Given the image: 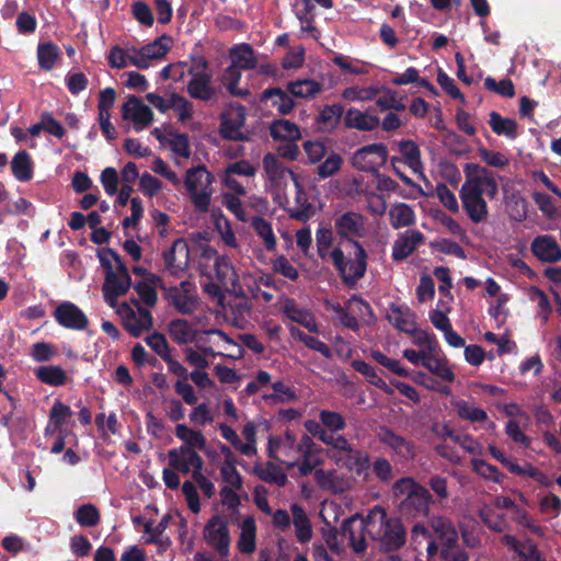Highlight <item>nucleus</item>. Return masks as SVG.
Here are the masks:
<instances>
[{
    "label": "nucleus",
    "mask_w": 561,
    "mask_h": 561,
    "mask_svg": "<svg viewBox=\"0 0 561 561\" xmlns=\"http://www.w3.org/2000/svg\"><path fill=\"white\" fill-rule=\"evenodd\" d=\"M117 313L123 319L124 329L134 337H138L144 331H149L153 325L151 312L142 307L137 311L127 301L122 302Z\"/></svg>",
    "instance_id": "obj_10"
},
{
    "label": "nucleus",
    "mask_w": 561,
    "mask_h": 561,
    "mask_svg": "<svg viewBox=\"0 0 561 561\" xmlns=\"http://www.w3.org/2000/svg\"><path fill=\"white\" fill-rule=\"evenodd\" d=\"M484 88L504 98H513L515 95V87L510 78H504L497 82L494 78L486 77L484 79Z\"/></svg>",
    "instance_id": "obj_52"
},
{
    "label": "nucleus",
    "mask_w": 561,
    "mask_h": 561,
    "mask_svg": "<svg viewBox=\"0 0 561 561\" xmlns=\"http://www.w3.org/2000/svg\"><path fill=\"white\" fill-rule=\"evenodd\" d=\"M256 234L263 240L265 249L270 252L276 250L277 241L272 224L261 216H254L251 222Z\"/></svg>",
    "instance_id": "obj_38"
},
{
    "label": "nucleus",
    "mask_w": 561,
    "mask_h": 561,
    "mask_svg": "<svg viewBox=\"0 0 561 561\" xmlns=\"http://www.w3.org/2000/svg\"><path fill=\"white\" fill-rule=\"evenodd\" d=\"M365 531L375 541L379 542V549L383 552H396L404 547L407 531L399 517H388L387 511L376 505L366 519L352 516L343 520L340 534L348 540L356 554L367 549Z\"/></svg>",
    "instance_id": "obj_1"
},
{
    "label": "nucleus",
    "mask_w": 561,
    "mask_h": 561,
    "mask_svg": "<svg viewBox=\"0 0 561 561\" xmlns=\"http://www.w3.org/2000/svg\"><path fill=\"white\" fill-rule=\"evenodd\" d=\"M378 439L383 445L388 446L394 454L402 458H414L415 445L413 442L408 440L403 436L398 435L390 427H380L378 432Z\"/></svg>",
    "instance_id": "obj_18"
},
{
    "label": "nucleus",
    "mask_w": 561,
    "mask_h": 561,
    "mask_svg": "<svg viewBox=\"0 0 561 561\" xmlns=\"http://www.w3.org/2000/svg\"><path fill=\"white\" fill-rule=\"evenodd\" d=\"M323 85L312 79H301L287 83V91L295 98H313L322 91Z\"/></svg>",
    "instance_id": "obj_35"
},
{
    "label": "nucleus",
    "mask_w": 561,
    "mask_h": 561,
    "mask_svg": "<svg viewBox=\"0 0 561 561\" xmlns=\"http://www.w3.org/2000/svg\"><path fill=\"white\" fill-rule=\"evenodd\" d=\"M272 389L274 390V393L265 394L263 397L264 400H273L283 403L285 401H294L297 399L295 391L282 380L273 382Z\"/></svg>",
    "instance_id": "obj_53"
},
{
    "label": "nucleus",
    "mask_w": 561,
    "mask_h": 561,
    "mask_svg": "<svg viewBox=\"0 0 561 561\" xmlns=\"http://www.w3.org/2000/svg\"><path fill=\"white\" fill-rule=\"evenodd\" d=\"M100 180L107 195L113 196L118 192L119 179L114 168H105L101 173Z\"/></svg>",
    "instance_id": "obj_62"
},
{
    "label": "nucleus",
    "mask_w": 561,
    "mask_h": 561,
    "mask_svg": "<svg viewBox=\"0 0 561 561\" xmlns=\"http://www.w3.org/2000/svg\"><path fill=\"white\" fill-rule=\"evenodd\" d=\"M472 465L474 471L481 477L496 483L502 481L503 474L500 472L496 466L491 465L483 459H474Z\"/></svg>",
    "instance_id": "obj_56"
},
{
    "label": "nucleus",
    "mask_w": 561,
    "mask_h": 561,
    "mask_svg": "<svg viewBox=\"0 0 561 561\" xmlns=\"http://www.w3.org/2000/svg\"><path fill=\"white\" fill-rule=\"evenodd\" d=\"M530 251L542 263H557L561 261V248L551 234H540L533 239Z\"/></svg>",
    "instance_id": "obj_17"
},
{
    "label": "nucleus",
    "mask_w": 561,
    "mask_h": 561,
    "mask_svg": "<svg viewBox=\"0 0 561 561\" xmlns=\"http://www.w3.org/2000/svg\"><path fill=\"white\" fill-rule=\"evenodd\" d=\"M146 343L162 359L170 355L169 343L163 334L154 332L146 337Z\"/></svg>",
    "instance_id": "obj_60"
},
{
    "label": "nucleus",
    "mask_w": 561,
    "mask_h": 561,
    "mask_svg": "<svg viewBox=\"0 0 561 561\" xmlns=\"http://www.w3.org/2000/svg\"><path fill=\"white\" fill-rule=\"evenodd\" d=\"M342 164V156L339 152L331 150L324 157V161L319 162L314 173L319 179L324 180L335 175L341 170Z\"/></svg>",
    "instance_id": "obj_40"
},
{
    "label": "nucleus",
    "mask_w": 561,
    "mask_h": 561,
    "mask_svg": "<svg viewBox=\"0 0 561 561\" xmlns=\"http://www.w3.org/2000/svg\"><path fill=\"white\" fill-rule=\"evenodd\" d=\"M273 271L290 280H297L299 273L285 255L278 256L273 262Z\"/></svg>",
    "instance_id": "obj_63"
},
{
    "label": "nucleus",
    "mask_w": 561,
    "mask_h": 561,
    "mask_svg": "<svg viewBox=\"0 0 561 561\" xmlns=\"http://www.w3.org/2000/svg\"><path fill=\"white\" fill-rule=\"evenodd\" d=\"M170 105L171 110L176 113L179 122L186 123L187 121L192 119L194 114L193 103L183 95L176 92H172L170 94Z\"/></svg>",
    "instance_id": "obj_44"
},
{
    "label": "nucleus",
    "mask_w": 561,
    "mask_h": 561,
    "mask_svg": "<svg viewBox=\"0 0 561 561\" xmlns=\"http://www.w3.org/2000/svg\"><path fill=\"white\" fill-rule=\"evenodd\" d=\"M336 463L354 470L357 474H362L369 468V455L366 451L352 448L343 456H334Z\"/></svg>",
    "instance_id": "obj_27"
},
{
    "label": "nucleus",
    "mask_w": 561,
    "mask_h": 561,
    "mask_svg": "<svg viewBox=\"0 0 561 561\" xmlns=\"http://www.w3.org/2000/svg\"><path fill=\"white\" fill-rule=\"evenodd\" d=\"M352 367L354 368L355 371L365 376L369 383L374 385L375 387L385 391L386 393H391V389L389 388L387 382L378 376L376 369L368 363L362 359H355L352 362Z\"/></svg>",
    "instance_id": "obj_41"
},
{
    "label": "nucleus",
    "mask_w": 561,
    "mask_h": 561,
    "mask_svg": "<svg viewBox=\"0 0 561 561\" xmlns=\"http://www.w3.org/2000/svg\"><path fill=\"white\" fill-rule=\"evenodd\" d=\"M387 320L401 332L410 335L416 332L415 313L407 305L390 304Z\"/></svg>",
    "instance_id": "obj_19"
},
{
    "label": "nucleus",
    "mask_w": 561,
    "mask_h": 561,
    "mask_svg": "<svg viewBox=\"0 0 561 561\" xmlns=\"http://www.w3.org/2000/svg\"><path fill=\"white\" fill-rule=\"evenodd\" d=\"M388 159V148L382 142L358 148L351 158L352 165L358 171L375 173Z\"/></svg>",
    "instance_id": "obj_7"
},
{
    "label": "nucleus",
    "mask_w": 561,
    "mask_h": 561,
    "mask_svg": "<svg viewBox=\"0 0 561 561\" xmlns=\"http://www.w3.org/2000/svg\"><path fill=\"white\" fill-rule=\"evenodd\" d=\"M290 175L297 188L296 203L300 208L290 210L289 216L294 219L306 221L309 218V209L311 205L307 202L304 190L300 183L298 182L296 174L294 172H290Z\"/></svg>",
    "instance_id": "obj_49"
},
{
    "label": "nucleus",
    "mask_w": 561,
    "mask_h": 561,
    "mask_svg": "<svg viewBox=\"0 0 561 561\" xmlns=\"http://www.w3.org/2000/svg\"><path fill=\"white\" fill-rule=\"evenodd\" d=\"M233 489L234 488L229 485L222 486L220 489V496L222 505L230 511L231 515H238L241 500Z\"/></svg>",
    "instance_id": "obj_64"
},
{
    "label": "nucleus",
    "mask_w": 561,
    "mask_h": 561,
    "mask_svg": "<svg viewBox=\"0 0 561 561\" xmlns=\"http://www.w3.org/2000/svg\"><path fill=\"white\" fill-rule=\"evenodd\" d=\"M253 472L262 481L267 483H276L279 486L285 485L287 481V477L284 471L271 461H267L265 467L255 465Z\"/></svg>",
    "instance_id": "obj_37"
},
{
    "label": "nucleus",
    "mask_w": 561,
    "mask_h": 561,
    "mask_svg": "<svg viewBox=\"0 0 561 561\" xmlns=\"http://www.w3.org/2000/svg\"><path fill=\"white\" fill-rule=\"evenodd\" d=\"M345 128L357 129L360 131H373L379 124V117L369 113V111L362 112L358 108H348L343 117Z\"/></svg>",
    "instance_id": "obj_21"
},
{
    "label": "nucleus",
    "mask_w": 561,
    "mask_h": 561,
    "mask_svg": "<svg viewBox=\"0 0 561 561\" xmlns=\"http://www.w3.org/2000/svg\"><path fill=\"white\" fill-rule=\"evenodd\" d=\"M31 356L35 362H48L57 354L54 345L47 342H37L32 345Z\"/></svg>",
    "instance_id": "obj_59"
},
{
    "label": "nucleus",
    "mask_w": 561,
    "mask_h": 561,
    "mask_svg": "<svg viewBox=\"0 0 561 561\" xmlns=\"http://www.w3.org/2000/svg\"><path fill=\"white\" fill-rule=\"evenodd\" d=\"M334 229L341 243L354 248L353 259H346L344 251L339 247L334 248L330 254L343 283L352 287L365 276L367 271L368 254L362 243L356 240L365 236V217L353 210L335 215Z\"/></svg>",
    "instance_id": "obj_2"
},
{
    "label": "nucleus",
    "mask_w": 561,
    "mask_h": 561,
    "mask_svg": "<svg viewBox=\"0 0 561 561\" xmlns=\"http://www.w3.org/2000/svg\"><path fill=\"white\" fill-rule=\"evenodd\" d=\"M53 316L60 327L69 330L81 331L89 324L85 313L71 301L59 304L55 308Z\"/></svg>",
    "instance_id": "obj_13"
},
{
    "label": "nucleus",
    "mask_w": 561,
    "mask_h": 561,
    "mask_svg": "<svg viewBox=\"0 0 561 561\" xmlns=\"http://www.w3.org/2000/svg\"><path fill=\"white\" fill-rule=\"evenodd\" d=\"M169 333L172 340L182 345L195 340V331L185 319H174L169 324Z\"/></svg>",
    "instance_id": "obj_36"
},
{
    "label": "nucleus",
    "mask_w": 561,
    "mask_h": 561,
    "mask_svg": "<svg viewBox=\"0 0 561 561\" xmlns=\"http://www.w3.org/2000/svg\"><path fill=\"white\" fill-rule=\"evenodd\" d=\"M169 466L184 474L191 469H203L204 460L196 450L187 447L172 448L168 451Z\"/></svg>",
    "instance_id": "obj_16"
},
{
    "label": "nucleus",
    "mask_w": 561,
    "mask_h": 561,
    "mask_svg": "<svg viewBox=\"0 0 561 561\" xmlns=\"http://www.w3.org/2000/svg\"><path fill=\"white\" fill-rule=\"evenodd\" d=\"M479 517L482 523L493 531L502 533L506 528V520L503 515L496 513L491 506L483 505L479 510Z\"/></svg>",
    "instance_id": "obj_48"
},
{
    "label": "nucleus",
    "mask_w": 561,
    "mask_h": 561,
    "mask_svg": "<svg viewBox=\"0 0 561 561\" xmlns=\"http://www.w3.org/2000/svg\"><path fill=\"white\" fill-rule=\"evenodd\" d=\"M11 171L20 182H27L33 178V163L30 153L21 150L11 160Z\"/></svg>",
    "instance_id": "obj_30"
},
{
    "label": "nucleus",
    "mask_w": 561,
    "mask_h": 561,
    "mask_svg": "<svg viewBox=\"0 0 561 561\" xmlns=\"http://www.w3.org/2000/svg\"><path fill=\"white\" fill-rule=\"evenodd\" d=\"M229 55L231 65H237L240 69L252 70L256 67V58L250 44L234 45L230 48Z\"/></svg>",
    "instance_id": "obj_28"
},
{
    "label": "nucleus",
    "mask_w": 561,
    "mask_h": 561,
    "mask_svg": "<svg viewBox=\"0 0 561 561\" xmlns=\"http://www.w3.org/2000/svg\"><path fill=\"white\" fill-rule=\"evenodd\" d=\"M71 415L72 411L68 405L60 400H55L49 412V422L55 428H60Z\"/></svg>",
    "instance_id": "obj_54"
},
{
    "label": "nucleus",
    "mask_w": 561,
    "mask_h": 561,
    "mask_svg": "<svg viewBox=\"0 0 561 561\" xmlns=\"http://www.w3.org/2000/svg\"><path fill=\"white\" fill-rule=\"evenodd\" d=\"M186 92L191 99L213 105L217 103L220 90L213 85L211 75H199L191 76Z\"/></svg>",
    "instance_id": "obj_14"
},
{
    "label": "nucleus",
    "mask_w": 561,
    "mask_h": 561,
    "mask_svg": "<svg viewBox=\"0 0 561 561\" xmlns=\"http://www.w3.org/2000/svg\"><path fill=\"white\" fill-rule=\"evenodd\" d=\"M59 58V48L51 42L39 43L37 46V60L42 70L50 71Z\"/></svg>",
    "instance_id": "obj_39"
},
{
    "label": "nucleus",
    "mask_w": 561,
    "mask_h": 561,
    "mask_svg": "<svg viewBox=\"0 0 561 561\" xmlns=\"http://www.w3.org/2000/svg\"><path fill=\"white\" fill-rule=\"evenodd\" d=\"M465 182L459 191L462 208L473 224L486 221L489 207L485 198L492 201L499 192L495 174L478 163H466Z\"/></svg>",
    "instance_id": "obj_3"
},
{
    "label": "nucleus",
    "mask_w": 561,
    "mask_h": 561,
    "mask_svg": "<svg viewBox=\"0 0 561 561\" xmlns=\"http://www.w3.org/2000/svg\"><path fill=\"white\" fill-rule=\"evenodd\" d=\"M304 150L307 154L308 162L316 164L322 161L328 154L325 145L319 140H307L304 142Z\"/></svg>",
    "instance_id": "obj_55"
},
{
    "label": "nucleus",
    "mask_w": 561,
    "mask_h": 561,
    "mask_svg": "<svg viewBox=\"0 0 561 561\" xmlns=\"http://www.w3.org/2000/svg\"><path fill=\"white\" fill-rule=\"evenodd\" d=\"M389 220L394 229L410 227L415 224V213L410 205L398 203L390 208Z\"/></svg>",
    "instance_id": "obj_33"
},
{
    "label": "nucleus",
    "mask_w": 561,
    "mask_h": 561,
    "mask_svg": "<svg viewBox=\"0 0 561 561\" xmlns=\"http://www.w3.org/2000/svg\"><path fill=\"white\" fill-rule=\"evenodd\" d=\"M270 135L274 140L295 141L301 137L299 127L287 119H276L270 126Z\"/></svg>",
    "instance_id": "obj_32"
},
{
    "label": "nucleus",
    "mask_w": 561,
    "mask_h": 561,
    "mask_svg": "<svg viewBox=\"0 0 561 561\" xmlns=\"http://www.w3.org/2000/svg\"><path fill=\"white\" fill-rule=\"evenodd\" d=\"M344 117V106L341 103L324 105L317 117V123L323 131L331 133L337 128Z\"/></svg>",
    "instance_id": "obj_25"
},
{
    "label": "nucleus",
    "mask_w": 561,
    "mask_h": 561,
    "mask_svg": "<svg viewBox=\"0 0 561 561\" xmlns=\"http://www.w3.org/2000/svg\"><path fill=\"white\" fill-rule=\"evenodd\" d=\"M422 366L445 381L453 382L455 380V374L448 367L447 359L445 357L439 358L437 356L427 355L425 362L422 363Z\"/></svg>",
    "instance_id": "obj_42"
},
{
    "label": "nucleus",
    "mask_w": 561,
    "mask_h": 561,
    "mask_svg": "<svg viewBox=\"0 0 561 561\" xmlns=\"http://www.w3.org/2000/svg\"><path fill=\"white\" fill-rule=\"evenodd\" d=\"M435 193L439 202L451 213H458L459 205L456 195L445 183H438Z\"/></svg>",
    "instance_id": "obj_58"
},
{
    "label": "nucleus",
    "mask_w": 561,
    "mask_h": 561,
    "mask_svg": "<svg viewBox=\"0 0 561 561\" xmlns=\"http://www.w3.org/2000/svg\"><path fill=\"white\" fill-rule=\"evenodd\" d=\"M245 123V107L238 104L234 110L222 113L220 117V135L228 140H244L240 129Z\"/></svg>",
    "instance_id": "obj_15"
},
{
    "label": "nucleus",
    "mask_w": 561,
    "mask_h": 561,
    "mask_svg": "<svg viewBox=\"0 0 561 561\" xmlns=\"http://www.w3.org/2000/svg\"><path fill=\"white\" fill-rule=\"evenodd\" d=\"M99 261L105 270L102 291L105 302L115 308L118 297L124 296L131 286V277L122 256L113 249L98 251Z\"/></svg>",
    "instance_id": "obj_4"
},
{
    "label": "nucleus",
    "mask_w": 561,
    "mask_h": 561,
    "mask_svg": "<svg viewBox=\"0 0 561 561\" xmlns=\"http://www.w3.org/2000/svg\"><path fill=\"white\" fill-rule=\"evenodd\" d=\"M288 93L278 87L267 88L261 93L260 100L261 102L272 100V106L276 107L280 114L287 115L295 106L294 100Z\"/></svg>",
    "instance_id": "obj_24"
},
{
    "label": "nucleus",
    "mask_w": 561,
    "mask_h": 561,
    "mask_svg": "<svg viewBox=\"0 0 561 561\" xmlns=\"http://www.w3.org/2000/svg\"><path fill=\"white\" fill-rule=\"evenodd\" d=\"M191 283L182 280L178 286H169L163 294V298L169 305L182 314H192L198 308V301L195 296L190 294Z\"/></svg>",
    "instance_id": "obj_11"
},
{
    "label": "nucleus",
    "mask_w": 561,
    "mask_h": 561,
    "mask_svg": "<svg viewBox=\"0 0 561 561\" xmlns=\"http://www.w3.org/2000/svg\"><path fill=\"white\" fill-rule=\"evenodd\" d=\"M489 116V125L494 134L505 136L508 139L518 137V124L514 118L503 117L495 111L491 112Z\"/></svg>",
    "instance_id": "obj_26"
},
{
    "label": "nucleus",
    "mask_w": 561,
    "mask_h": 561,
    "mask_svg": "<svg viewBox=\"0 0 561 561\" xmlns=\"http://www.w3.org/2000/svg\"><path fill=\"white\" fill-rule=\"evenodd\" d=\"M172 37L168 34H163L156 38L152 43L144 45L141 47L142 55L151 60L162 59L170 50V43Z\"/></svg>",
    "instance_id": "obj_43"
},
{
    "label": "nucleus",
    "mask_w": 561,
    "mask_h": 561,
    "mask_svg": "<svg viewBox=\"0 0 561 561\" xmlns=\"http://www.w3.org/2000/svg\"><path fill=\"white\" fill-rule=\"evenodd\" d=\"M73 517L81 527H95L101 519L98 507L91 503L80 505Z\"/></svg>",
    "instance_id": "obj_46"
},
{
    "label": "nucleus",
    "mask_w": 561,
    "mask_h": 561,
    "mask_svg": "<svg viewBox=\"0 0 561 561\" xmlns=\"http://www.w3.org/2000/svg\"><path fill=\"white\" fill-rule=\"evenodd\" d=\"M35 377L50 387L64 386L67 381L66 371L56 365L39 366L34 370Z\"/></svg>",
    "instance_id": "obj_34"
},
{
    "label": "nucleus",
    "mask_w": 561,
    "mask_h": 561,
    "mask_svg": "<svg viewBox=\"0 0 561 561\" xmlns=\"http://www.w3.org/2000/svg\"><path fill=\"white\" fill-rule=\"evenodd\" d=\"M392 490L396 496H404L399 504L402 517L416 519L428 516L433 496L425 486L411 477H404L394 482Z\"/></svg>",
    "instance_id": "obj_5"
},
{
    "label": "nucleus",
    "mask_w": 561,
    "mask_h": 561,
    "mask_svg": "<svg viewBox=\"0 0 561 561\" xmlns=\"http://www.w3.org/2000/svg\"><path fill=\"white\" fill-rule=\"evenodd\" d=\"M169 520H170V515H164L161 518V520L158 523V525H156L154 527L152 526L153 523L151 520H148L147 523H145V525H144L145 533L148 535L146 542L147 543H159L162 534L168 528Z\"/></svg>",
    "instance_id": "obj_57"
},
{
    "label": "nucleus",
    "mask_w": 561,
    "mask_h": 561,
    "mask_svg": "<svg viewBox=\"0 0 561 561\" xmlns=\"http://www.w3.org/2000/svg\"><path fill=\"white\" fill-rule=\"evenodd\" d=\"M456 410L457 415L461 420H466L472 423H483L489 420L488 413L483 409L473 407L465 400H459L456 402Z\"/></svg>",
    "instance_id": "obj_45"
},
{
    "label": "nucleus",
    "mask_w": 561,
    "mask_h": 561,
    "mask_svg": "<svg viewBox=\"0 0 561 561\" xmlns=\"http://www.w3.org/2000/svg\"><path fill=\"white\" fill-rule=\"evenodd\" d=\"M175 436L184 444L180 447H187L191 450L206 448V438L201 431L190 428L186 424H176Z\"/></svg>",
    "instance_id": "obj_31"
},
{
    "label": "nucleus",
    "mask_w": 561,
    "mask_h": 561,
    "mask_svg": "<svg viewBox=\"0 0 561 561\" xmlns=\"http://www.w3.org/2000/svg\"><path fill=\"white\" fill-rule=\"evenodd\" d=\"M423 241L424 234L421 231L414 229L407 230L392 245V260L396 262L405 260Z\"/></svg>",
    "instance_id": "obj_20"
},
{
    "label": "nucleus",
    "mask_w": 561,
    "mask_h": 561,
    "mask_svg": "<svg viewBox=\"0 0 561 561\" xmlns=\"http://www.w3.org/2000/svg\"><path fill=\"white\" fill-rule=\"evenodd\" d=\"M319 420L323 427L332 434L334 432L344 431L346 427V421L344 416L335 411L321 410L319 412Z\"/></svg>",
    "instance_id": "obj_50"
},
{
    "label": "nucleus",
    "mask_w": 561,
    "mask_h": 561,
    "mask_svg": "<svg viewBox=\"0 0 561 561\" xmlns=\"http://www.w3.org/2000/svg\"><path fill=\"white\" fill-rule=\"evenodd\" d=\"M213 181V174L204 164L186 171L184 184L195 209L199 213H207L209 209Z\"/></svg>",
    "instance_id": "obj_6"
},
{
    "label": "nucleus",
    "mask_w": 561,
    "mask_h": 561,
    "mask_svg": "<svg viewBox=\"0 0 561 561\" xmlns=\"http://www.w3.org/2000/svg\"><path fill=\"white\" fill-rule=\"evenodd\" d=\"M283 313L293 322H297L311 333H318L319 327L312 312L299 308L294 298H287L282 308Z\"/></svg>",
    "instance_id": "obj_22"
},
{
    "label": "nucleus",
    "mask_w": 561,
    "mask_h": 561,
    "mask_svg": "<svg viewBox=\"0 0 561 561\" xmlns=\"http://www.w3.org/2000/svg\"><path fill=\"white\" fill-rule=\"evenodd\" d=\"M204 538L208 546L213 547L217 553L226 558L230 552V531L228 520L219 515H214L204 527Z\"/></svg>",
    "instance_id": "obj_9"
},
{
    "label": "nucleus",
    "mask_w": 561,
    "mask_h": 561,
    "mask_svg": "<svg viewBox=\"0 0 561 561\" xmlns=\"http://www.w3.org/2000/svg\"><path fill=\"white\" fill-rule=\"evenodd\" d=\"M122 116L134 123V129L140 131L153 122L152 110L136 95H129L122 106Z\"/></svg>",
    "instance_id": "obj_12"
},
{
    "label": "nucleus",
    "mask_w": 561,
    "mask_h": 561,
    "mask_svg": "<svg viewBox=\"0 0 561 561\" xmlns=\"http://www.w3.org/2000/svg\"><path fill=\"white\" fill-rule=\"evenodd\" d=\"M399 151L413 171L422 168L421 150L413 140H402L399 144Z\"/></svg>",
    "instance_id": "obj_47"
},
{
    "label": "nucleus",
    "mask_w": 561,
    "mask_h": 561,
    "mask_svg": "<svg viewBox=\"0 0 561 561\" xmlns=\"http://www.w3.org/2000/svg\"><path fill=\"white\" fill-rule=\"evenodd\" d=\"M163 271L173 277H182L190 266L188 243L184 238H176L171 247L162 252Z\"/></svg>",
    "instance_id": "obj_8"
},
{
    "label": "nucleus",
    "mask_w": 561,
    "mask_h": 561,
    "mask_svg": "<svg viewBox=\"0 0 561 561\" xmlns=\"http://www.w3.org/2000/svg\"><path fill=\"white\" fill-rule=\"evenodd\" d=\"M215 272L219 282L222 284L236 282V272L231 263H229L226 259H217L215 262Z\"/></svg>",
    "instance_id": "obj_61"
},
{
    "label": "nucleus",
    "mask_w": 561,
    "mask_h": 561,
    "mask_svg": "<svg viewBox=\"0 0 561 561\" xmlns=\"http://www.w3.org/2000/svg\"><path fill=\"white\" fill-rule=\"evenodd\" d=\"M290 510L297 540L301 543L310 541L312 537V528L305 510L298 504H293Z\"/></svg>",
    "instance_id": "obj_29"
},
{
    "label": "nucleus",
    "mask_w": 561,
    "mask_h": 561,
    "mask_svg": "<svg viewBox=\"0 0 561 561\" xmlns=\"http://www.w3.org/2000/svg\"><path fill=\"white\" fill-rule=\"evenodd\" d=\"M237 548L244 554H251L256 549V524L251 515L247 516L240 525Z\"/></svg>",
    "instance_id": "obj_23"
},
{
    "label": "nucleus",
    "mask_w": 561,
    "mask_h": 561,
    "mask_svg": "<svg viewBox=\"0 0 561 561\" xmlns=\"http://www.w3.org/2000/svg\"><path fill=\"white\" fill-rule=\"evenodd\" d=\"M263 169L273 182L280 180L285 172H291L282 164L275 154L270 152L263 157Z\"/></svg>",
    "instance_id": "obj_51"
}]
</instances>
